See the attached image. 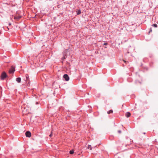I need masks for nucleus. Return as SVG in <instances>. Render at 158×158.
Listing matches in <instances>:
<instances>
[{
  "mask_svg": "<svg viewBox=\"0 0 158 158\" xmlns=\"http://www.w3.org/2000/svg\"><path fill=\"white\" fill-rule=\"evenodd\" d=\"M63 55V57L62 59H65L67 58L70 59L71 57L70 52L66 50L64 52Z\"/></svg>",
  "mask_w": 158,
  "mask_h": 158,
  "instance_id": "f257e3e1",
  "label": "nucleus"
},
{
  "mask_svg": "<svg viewBox=\"0 0 158 158\" xmlns=\"http://www.w3.org/2000/svg\"><path fill=\"white\" fill-rule=\"evenodd\" d=\"M6 77L7 75L6 73L5 72H4L2 73L1 75V79L2 80H4Z\"/></svg>",
  "mask_w": 158,
  "mask_h": 158,
  "instance_id": "f03ea898",
  "label": "nucleus"
},
{
  "mask_svg": "<svg viewBox=\"0 0 158 158\" xmlns=\"http://www.w3.org/2000/svg\"><path fill=\"white\" fill-rule=\"evenodd\" d=\"M63 77L66 81H68L69 80V77L67 74H64L63 76Z\"/></svg>",
  "mask_w": 158,
  "mask_h": 158,
  "instance_id": "7ed1b4c3",
  "label": "nucleus"
},
{
  "mask_svg": "<svg viewBox=\"0 0 158 158\" xmlns=\"http://www.w3.org/2000/svg\"><path fill=\"white\" fill-rule=\"evenodd\" d=\"M15 71V68L13 66H12L11 68L9 70V73H13Z\"/></svg>",
  "mask_w": 158,
  "mask_h": 158,
  "instance_id": "20e7f679",
  "label": "nucleus"
},
{
  "mask_svg": "<svg viewBox=\"0 0 158 158\" xmlns=\"http://www.w3.org/2000/svg\"><path fill=\"white\" fill-rule=\"evenodd\" d=\"M26 136L27 137H30L31 136V134L30 132L29 131H27L25 133Z\"/></svg>",
  "mask_w": 158,
  "mask_h": 158,
  "instance_id": "39448f33",
  "label": "nucleus"
},
{
  "mask_svg": "<svg viewBox=\"0 0 158 158\" xmlns=\"http://www.w3.org/2000/svg\"><path fill=\"white\" fill-rule=\"evenodd\" d=\"M14 17L15 20H18L21 18V16L19 15L16 16H15Z\"/></svg>",
  "mask_w": 158,
  "mask_h": 158,
  "instance_id": "423d86ee",
  "label": "nucleus"
},
{
  "mask_svg": "<svg viewBox=\"0 0 158 158\" xmlns=\"http://www.w3.org/2000/svg\"><path fill=\"white\" fill-rule=\"evenodd\" d=\"M16 81L19 82L20 83L21 81V78L20 77H18L16 78Z\"/></svg>",
  "mask_w": 158,
  "mask_h": 158,
  "instance_id": "0eeeda50",
  "label": "nucleus"
},
{
  "mask_svg": "<svg viewBox=\"0 0 158 158\" xmlns=\"http://www.w3.org/2000/svg\"><path fill=\"white\" fill-rule=\"evenodd\" d=\"M25 77H26V81H28L29 80V77L28 75L27 74H26L25 75Z\"/></svg>",
  "mask_w": 158,
  "mask_h": 158,
  "instance_id": "6e6552de",
  "label": "nucleus"
},
{
  "mask_svg": "<svg viewBox=\"0 0 158 158\" xmlns=\"http://www.w3.org/2000/svg\"><path fill=\"white\" fill-rule=\"evenodd\" d=\"M77 14L78 15H79L81 13V11L80 10H77Z\"/></svg>",
  "mask_w": 158,
  "mask_h": 158,
  "instance_id": "1a4fd4ad",
  "label": "nucleus"
},
{
  "mask_svg": "<svg viewBox=\"0 0 158 158\" xmlns=\"http://www.w3.org/2000/svg\"><path fill=\"white\" fill-rule=\"evenodd\" d=\"M113 112V111L112 110H110L107 112V113L108 114H110L112 113Z\"/></svg>",
  "mask_w": 158,
  "mask_h": 158,
  "instance_id": "9d476101",
  "label": "nucleus"
},
{
  "mask_svg": "<svg viewBox=\"0 0 158 158\" xmlns=\"http://www.w3.org/2000/svg\"><path fill=\"white\" fill-rule=\"evenodd\" d=\"M74 152L73 150H70L69 151V153L71 154H73L74 153Z\"/></svg>",
  "mask_w": 158,
  "mask_h": 158,
  "instance_id": "9b49d317",
  "label": "nucleus"
},
{
  "mask_svg": "<svg viewBox=\"0 0 158 158\" xmlns=\"http://www.w3.org/2000/svg\"><path fill=\"white\" fill-rule=\"evenodd\" d=\"M152 26L155 27H157V25L156 24H154L152 25Z\"/></svg>",
  "mask_w": 158,
  "mask_h": 158,
  "instance_id": "f8f14e48",
  "label": "nucleus"
},
{
  "mask_svg": "<svg viewBox=\"0 0 158 158\" xmlns=\"http://www.w3.org/2000/svg\"><path fill=\"white\" fill-rule=\"evenodd\" d=\"M135 82L136 83H139L140 84L141 83V82H140V81H139L138 80H136L135 81Z\"/></svg>",
  "mask_w": 158,
  "mask_h": 158,
  "instance_id": "ddd939ff",
  "label": "nucleus"
},
{
  "mask_svg": "<svg viewBox=\"0 0 158 158\" xmlns=\"http://www.w3.org/2000/svg\"><path fill=\"white\" fill-rule=\"evenodd\" d=\"M126 116L127 118H128V112H127L126 113Z\"/></svg>",
  "mask_w": 158,
  "mask_h": 158,
  "instance_id": "4468645a",
  "label": "nucleus"
},
{
  "mask_svg": "<svg viewBox=\"0 0 158 158\" xmlns=\"http://www.w3.org/2000/svg\"><path fill=\"white\" fill-rule=\"evenodd\" d=\"M88 148H90V149H91V146L89 145L88 146Z\"/></svg>",
  "mask_w": 158,
  "mask_h": 158,
  "instance_id": "2eb2a0df",
  "label": "nucleus"
},
{
  "mask_svg": "<svg viewBox=\"0 0 158 158\" xmlns=\"http://www.w3.org/2000/svg\"><path fill=\"white\" fill-rule=\"evenodd\" d=\"M118 132L119 134H120L121 133V130H119L118 131Z\"/></svg>",
  "mask_w": 158,
  "mask_h": 158,
  "instance_id": "dca6fc26",
  "label": "nucleus"
},
{
  "mask_svg": "<svg viewBox=\"0 0 158 158\" xmlns=\"http://www.w3.org/2000/svg\"><path fill=\"white\" fill-rule=\"evenodd\" d=\"M122 60V61H123V62H124L125 63H126L127 62V61H125V60Z\"/></svg>",
  "mask_w": 158,
  "mask_h": 158,
  "instance_id": "f3484780",
  "label": "nucleus"
},
{
  "mask_svg": "<svg viewBox=\"0 0 158 158\" xmlns=\"http://www.w3.org/2000/svg\"><path fill=\"white\" fill-rule=\"evenodd\" d=\"M107 43H104V44H103V45H107Z\"/></svg>",
  "mask_w": 158,
  "mask_h": 158,
  "instance_id": "a211bd4d",
  "label": "nucleus"
},
{
  "mask_svg": "<svg viewBox=\"0 0 158 158\" xmlns=\"http://www.w3.org/2000/svg\"><path fill=\"white\" fill-rule=\"evenodd\" d=\"M52 132H51V134H50V135H49V136H50V137H51V136H52Z\"/></svg>",
  "mask_w": 158,
  "mask_h": 158,
  "instance_id": "6ab92c4d",
  "label": "nucleus"
},
{
  "mask_svg": "<svg viewBox=\"0 0 158 158\" xmlns=\"http://www.w3.org/2000/svg\"><path fill=\"white\" fill-rule=\"evenodd\" d=\"M131 71H132L133 70V68H131Z\"/></svg>",
  "mask_w": 158,
  "mask_h": 158,
  "instance_id": "aec40b11",
  "label": "nucleus"
},
{
  "mask_svg": "<svg viewBox=\"0 0 158 158\" xmlns=\"http://www.w3.org/2000/svg\"><path fill=\"white\" fill-rule=\"evenodd\" d=\"M130 115H131V113H130L129 112V117L130 116Z\"/></svg>",
  "mask_w": 158,
  "mask_h": 158,
  "instance_id": "412c9836",
  "label": "nucleus"
},
{
  "mask_svg": "<svg viewBox=\"0 0 158 158\" xmlns=\"http://www.w3.org/2000/svg\"><path fill=\"white\" fill-rule=\"evenodd\" d=\"M138 77H139V78H140V76H139V75H138Z\"/></svg>",
  "mask_w": 158,
  "mask_h": 158,
  "instance_id": "4be33fe9",
  "label": "nucleus"
},
{
  "mask_svg": "<svg viewBox=\"0 0 158 158\" xmlns=\"http://www.w3.org/2000/svg\"><path fill=\"white\" fill-rule=\"evenodd\" d=\"M152 30H150V31H149V33H150L151 31H152Z\"/></svg>",
  "mask_w": 158,
  "mask_h": 158,
  "instance_id": "5701e85b",
  "label": "nucleus"
},
{
  "mask_svg": "<svg viewBox=\"0 0 158 158\" xmlns=\"http://www.w3.org/2000/svg\"><path fill=\"white\" fill-rule=\"evenodd\" d=\"M143 134H145V132H143Z\"/></svg>",
  "mask_w": 158,
  "mask_h": 158,
  "instance_id": "b1692460",
  "label": "nucleus"
},
{
  "mask_svg": "<svg viewBox=\"0 0 158 158\" xmlns=\"http://www.w3.org/2000/svg\"><path fill=\"white\" fill-rule=\"evenodd\" d=\"M130 81V78H129V82Z\"/></svg>",
  "mask_w": 158,
  "mask_h": 158,
  "instance_id": "393cba45",
  "label": "nucleus"
},
{
  "mask_svg": "<svg viewBox=\"0 0 158 158\" xmlns=\"http://www.w3.org/2000/svg\"><path fill=\"white\" fill-rule=\"evenodd\" d=\"M36 104H38V102H36Z\"/></svg>",
  "mask_w": 158,
  "mask_h": 158,
  "instance_id": "a878e982",
  "label": "nucleus"
},
{
  "mask_svg": "<svg viewBox=\"0 0 158 158\" xmlns=\"http://www.w3.org/2000/svg\"><path fill=\"white\" fill-rule=\"evenodd\" d=\"M105 48H106V47H105Z\"/></svg>",
  "mask_w": 158,
  "mask_h": 158,
  "instance_id": "bb28decb",
  "label": "nucleus"
},
{
  "mask_svg": "<svg viewBox=\"0 0 158 158\" xmlns=\"http://www.w3.org/2000/svg\"><path fill=\"white\" fill-rule=\"evenodd\" d=\"M9 25H11V24H10H10H9Z\"/></svg>",
  "mask_w": 158,
  "mask_h": 158,
  "instance_id": "cd10ccee",
  "label": "nucleus"
},
{
  "mask_svg": "<svg viewBox=\"0 0 158 158\" xmlns=\"http://www.w3.org/2000/svg\"><path fill=\"white\" fill-rule=\"evenodd\" d=\"M137 73H136V75H137Z\"/></svg>",
  "mask_w": 158,
  "mask_h": 158,
  "instance_id": "c85d7f7f",
  "label": "nucleus"
}]
</instances>
